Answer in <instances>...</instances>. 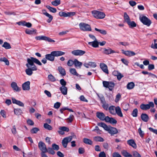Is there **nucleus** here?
Masks as SVG:
<instances>
[{"label": "nucleus", "mask_w": 157, "mask_h": 157, "mask_svg": "<svg viewBox=\"0 0 157 157\" xmlns=\"http://www.w3.org/2000/svg\"><path fill=\"white\" fill-rule=\"evenodd\" d=\"M27 61L28 63L26 64V66L28 68L30 66H32L31 68L32 71H36L37 70L36 67L34 64V63L40 66L42 65V63L39 60L33 57H31L29 58H28Z\"/></svg>", "instance_id": "nucleus-1"}, {"label": "nucleus", "mask_w": 157, "mask_h": 157, "mask_svg": "<svg viewBox=\"0 0 157 157\" xmlns=\"http://www.w3.org/2000/svg\"><path fill=\"white\" fill-rule=\"evenodd\" d=\"M65 52L60 51H52L50 54L45 55V58L47 60L51 61H53L55 59V57H58L64 55Z\"/></svg>", "instance_id": "nucleus-2"}, {"label": "nucleus", "mask_w": 157, "mask_h": 157, "mask_svg": "<svg viewBox=\"0 0 157 157\" xmlns=\"http://www.w3.org/2000/svg\"><path fill=\"white\" fill-rule=\"evenodd\" d=\"M97 125L102 127L105 130L108 131V132L111 135L116 134L118 132L116 128L110 126H108L104 123H98Z\"/></svg>", "instance_id": "nucleus-3"}, {"label": "nucleus", "mask_w": 157, "mask_h": 157, "mask_svg": "<svg viewBox=\"0 0 157 157\" xmlns=\"http://www.w3.org/2000/svg\"><path fill=\"white\" fill-rule=\"evenodd\" d=\"M80 29L83 31H91V28L90 25L88 24L81 22L79 25Z\"/></svg>", "instance_id": "nucleus-4"}, {"label": "nucleus", "mask_w": 157, "mask_h": 157, "mask_svg": "<svg viewBox=\"0 0 157 157\" xmlns=\"http://www.w3.org/2000/svg\"><path fill=\"white\" fill-rule=\"evenodd\" d=\"M92 13L94 17L97 19H102L105 16V14L103 12L97 10L92 11Z\"/></svg>", "instance_id": "nucleus-5"}, {"label": "nucleus", "mask_w": 157, "mask_h": 157, "mask_svg": "<svg viewBox=\"0 0 157 157\" xmlns=\"http://www.w3.org/2000/svg\"><path fill=\"white\" fill-rule=\"evenodd\" d=\"M103 84L104 87L108 88L110 90H112L115 86L114 83L112 82L103 81Z\"/></svg>", "instance_id": "nucleus-6"}, {"label": "nucleus", "mask_w": 157, "mask_h": 157, "mask_svg": "<svg viewBox=\"0 0 157 157\" xmlns=\"http://www.w3.org/2000/svg\"><path fill=\"white\" fill-rule=\"evenodd\" d=\"M140 20L144 25L148 26H149L151 24V20L145 16H143L142 17H140Z\"/></svg>", "instance_id": "nucleus-7"}, {"label": "nucleus", "mask_w": 157, "mask_h": 157, "mask_svg": "<svg viewBox=\"0 0 157 157\" xmlns=\"http://www.w3.org/2000/svg\"><path fill=\"white\" fill-rule=\"evenodd\" d=\"M154 105L153 102H150L148 104H142L140 105V108L143 110H146L149 109L151 107H154Z\"/></svg>", "instance_id": "nucleus-8"}, {"label": "nucleus", "mask_w": 157, "mask_h": 157, "mask_svg": "<svg viewBox=\"0 0 157 157\" xmlns=\"http://www.w3.org/2000/svg\"><path fill=\"white\" fill-rule=\"evenodd\" d=\"M72 139V136H71L64 138L62 142V145L64 147L66 148L67 147L68 143L70 142Z\"/></svg>", "instance_id": "nucleus-9"}, {"label": "nucleus", "mask_w": 157, "mask_h": 157, "mask_svg": "<svg viewBox=\"0 0 157 157\" xmlns=\"http://www.w3.org/2000/svg\"><path fill=\"white\" fill-rule=\"evenodd\" d=\"M38 147L41 152H46L47 147L45 144L42 141H40L38 144Z\"/></svg>", "instance_id": "nucleus-10"}, {"label": "nucleus", "mask_w": 157, "mask_h": 157, "mask_svg": "<svg viewBox=\"0 0 157 157\" xmlns=\"http://www.w3.org/2000/svg\"><path fill=\"white\" fill-rule=\"evenodd\" d=\"M75 12H69L66 13L65 12L61 11L59 13V15L61 17H67L73 16L75 14Z\"/></svg>", "instance_id": "nucleus-11"}, {"label": "nucleus", "mask_w": 157, "mask_h": 157, "mask_svg": "<svg viewBox=\"0 0 157 157\" xmlns=\"http://www.w3.org/2000/svg\"><path fill=\"white\" fill-rule=\"evenodd\" d=\"M85 53V51L79 49L74 50L71 52V53L75 56H82Z\"/></svg>", "instance_id": "nucleus-12"}, {"label": "nucleus", "mask_w": 157, "mask_h": 157, "mask_svg": "<svg viewBox=\"0 0 157 157\" xmlns=\"http://www.w3.org/2000/svg\"><path fill=\"white\" fill-rule=\"evenodd\" d=\"M100 66L102 71L105 73L107 74L109 73V71L107 66L104 63H100Z\"/></svg>", "instance_id": "nucleus-13"}, {"label": "nucleus", "mask_w": 157, "mask_h": 157, "mask_svg": "<svg viewBox=\"0 0 157 157\" xmlns=\"http://www.w3.org/2000/svg\"><path fill=\"white\" fill-rule=\"evenodd\" d=\"M30 82L28 81L24 83L22 85V88L24 90H30Z\"/></svg>", "instance_id": "nucleus-14"}, {"label": "nucleus", "mask_w": 157, "mask_h": 157, "mask_svg": "<svg viewBox=\"0 0 157 157\" xmlns=\"http://www.w3.org/2000/svg\"><path fill=\"white\" fill-rule=\"evenodd\" d=\"M105 121L113 124L117 123V121L115 119L112 117H109L108 116L106 117Z\"/></svg>", "instance_id": "nucleus-15"}, {"label": "nucleus", "mask_w": 157, "mask_h": 157, "mask_svg": "<svg viewBox=\"0 0 157 157\" xmlns=\"http://www.w3.org/2000/svg\"><path fill=\"white\" fill-rule=\"evenodd\" d=\"M96 116L100 120L105 121L106 117L103 113L98 112L96 113Z\"/></svg>", "instance_id": "nucleus-16"}, {"label": "nucleus", "mask_w": 157, "mask_h": 157, "mask_svg": "<svg viewBox=\"0 0 157 157\" xmlns=\"http://www.w3.org/2000/svg\"><path fill=\"white\" fill-rule=\"evenodd\" d=\"M122 52L126 56L129 57L134 56L136 55V53L132 51H124V50H122Z\"/></svg>", "instance_id": "nucleus-17"}, {"label": "nucleus", "mask_w": 157, "mask_h": 157, "mask_svg": "<svg viewBox=\"0 0 157 157\" xmlns=\"http://www.w3.org/2000/svg\"><path fill=\"white\" fill-rule=\"evenodd\" d=\"M102 49L103 50L102 52L106 55H109L115 52L114 51L109 48L106 49L105 48H104Z\"/></svg>", "instance_id": "nucleus-18"}, {"label": "nucleus", "mask_w": 157, "mask_h": 157, "mask_svg": "<svg viewBox=\"0 0 157 157\" xmlns=\"http://www.w3.org/2000/svg\"><path fill=\"white\" fill-rule=\"evenodd\" d=\"M12 102L13 104H16L18 105L21 107H24V104L23 102L19 101L16 100L14 98H12Z\"/></svg>", "instance_id": "nucleus-19"}, {"label": "nucleus", "mask_w": 157, "mask_h": 157, "mask_svg": "<svg viewBox=\"0 0 157 157\" xmlns=\"http://www.w3.org/2000/svg\"><path fill=\"white\" fill-rule=\"evenodd\" d=\"M109 110L110 114L113 115H116V107L112 105L109 107Z\"/></svg>", "instance_id": "nucleus-20"}, {"label": "nucleus", "mask_w": 157, "mask_h": 157, "mask_svg": "<svg viewBox=\"0 0 157 157\" xmlns=\"http://www.w3.org/2000/svg\"><path fill=\"white\" fill-rule=\"evenodd\" d=\"M11 86L13 90L16 91H19L20 89L18 86L17 83L15 82H13L11 84Z\"/></svg>", "instance_id": "nucleus-21"}, {"label": "nucleus", "mask_w": 157, "mask_h": 157, "mask_svg": "<svg viewBox=\"0 0 157 157\" xmlns=\"http://www.w3.org/2000/svg\"><path fill=\"white\" fill-rule=\"evenodd\" d=\"M88 44L94 48H97L98 47L99 42L96 40L92 42H89Z\"/></svg>", "instance_id": "nucleus-22"}, {"label": "nucleus", "mask_w": 157, "mask_h": 157, "mask_svg": "<svg viewBox=\"0 0 157 157\" xmlns=\"http://www.w3.org/2000/svg\"><path fill=\"white\" fill-rule=\"evenodd\" d=\"M59 90L61 93L64 95H66L67 94V88L65 86H62L60 87Z\"/></svg>", "instance_id": "nucleus-23"}, {"label": "nucleus", "mask_w": 157, "mask_h": 157, "mask_svg": "<svg viewBox=\"0 0 157 157\" xmlns=\"http://www.w3.org/2000/svg\"><path fill=\"white\" fill-rule=\"evenodd\" d=\"M36 30L32 29H27L25 30V33L29 35H32L36 33Z\"/></svg>", "instance_id": "nucleus-24"}, {"label": "nucleus", "mask_w": 157, "mask_h": 157, "mask_svg": "<svg viewBox=\"0 0 157 157\" xmlns=\"http://www.w3.org/2000/svg\"><path fill=\"white\" fill-rule=\"evenodd\" d=\"M127 143L129 145L133 147L134 148H136V145L133 140L131 139L128 140Z\"/></svg>", "instance_id": "nucleus-25"}, {"label": "nucleus", "mask_w": 157, "mask_h": 157, "mask_svg": "<svg viewBox=\"0 0 157 157\" xmlns=\"http://www.w3.org/2000/svg\"><path fill=\"white\" fill-rule=\"evenodd\" d=\"M141 119L144 122H147L149 119L148 116L146 113H142L141 116Z\"/></svg>", "instance_id": "nucleus-26"}, {"label": "nucleus", "mask_w": 157, "mask_h": 157, "mask_svg": "<svg viewBox=\"0 0 157 157\" xmlns=\"http://www.w3.org/2000/svg\"><path fill=\"white\" fill-rule=\"evenodd\" d=\"M116 114H117L119 116L121 117H123L121 109L119 106L116 107Z\"/></svg>", "instance_id": "nucleus-27"}, {"label": "nucleus", "mask_w": 157, "mask_h": 157, "mask_svg": "<svg viewBox=\"0 0 157 157\" xmlns=\"http://www.w3.org/2000/svg\"><path fill=\"white\" fill-rule=\"evenodd\" d=\"M75 67L76 68H80L82 65V63L79 61L77 59H74V64Z\"/></svg>", "instance_id": "nucleus-28"}, {"label": "nucleus", "mask_w": 157, "mask_h": 157, "mask_svg": "<svg viewBox=\"0 0 157 157\" xmlns=\"http://www.w3.org/2000/svg\"><path fill=\"white\" fill-rule=\"evenodd\" d=\"M58 69L60 74L62 76H65L66 75V71L64 68L60 66L58 67Z\"/></svg>", "instance_id": "nucleus-29"}, {"label": "nucleus", "mask_w": 157, "mask_h": 157, "mask_svg": "<svg viewBox=\"0 0 157 157\" xmlns=\"http://www.w3.org/2000/svg\"><path fill=\"white\" fill-rule=\"evenodd\" d=\"M43 14L44 15L49 18L48 19L47 21V22L48 23H50L53 19L52 16L47 12H44Z\"/></svg>", "instance_id": "nucleus-30"}, {"label": "nucleus", "mask_w": 157, "mask_h": 157, "mask_svg": "<svg viewBox=\"0 0 157 157\" xmlns=\"http://www.w3.org/2000/svg\"><path fill=\"white\" fill-rule=\"evenodd\" d=\"M14 113L17 115H20L22 113V110L19 108L14 109Z\"/></svg>", "instance_id": "nucleus-31"}, {"label": "nucleus", "mask_w": 157, "mask_h": 157, "mask_svg": "<svg viewBox=\"0 0 157 157\" xmlns=\"http://www.w3.org/2000/svg\"><path fill=\"white\" fill-rule=\"evenodd\" d=\"M123 155L125 157H132L131 155L125 150H123L121 152Z\"/></svg>", "instance_id": "nucleus-32"}, {"label": "nucleus", "mask_w": 157, "mask_h": 157, "mask_svg": "<svg viewBox=\"0 0 157 157\" xmlns=\"http://www.w3.org/2000/svg\"><path fill=\"white\" fill-rule=\"evenodd\" d=\"M83 141L85 144L89 145H92L93 143V142L91 140L86 138H84Z\"/></svg>", "instance_id": "nucleus-33"}, {"label": "nucleus", "mask_w": 157, "mask_h": 157, "mask_svg": "<svg viewBox=\"0 0 157 157\" xmlns=\"http://www.w3.org/2000/svg\"><path fill=\"white\" fill-rule=\"evenodd\" d=\"M94 140L95 141L100 142H102L104 141V139L99 136H97L94 137Z\"/></svg>", "instance_id": "nucleus-34"}, {"label": "nucleus", "mask_w": 157, "mask_h": 157, "mask_svg": "<svg viewBox=\"0 0 157 157\" xmlns=\"http://www.w3.org/2000/svg\"><path fill=\"white\" fill-rule=\"evenodd\" d=\"M135 86L134 82H132L128 83L127 85V88L128 89L130 90L133 89Z\"/></svg>", "instance_id": "nucleus-35"}, {"label": "nucleus", "mask_w": 157, "mask_h": 157, "mask_svg": "<svg viewBox=\"0 0 157 157\" xmlns=\"http://www.w3.org/2000/svg\"><path fill=\"white\" fill-rule=\"evenodd\" d=\"M2 46L6 49H10L11 48L10 44L7 42H4Z\"/></svg>", "instance_id": "nucleus-36"}, {"label": "nucleus", "mask_w": 157, "mask_h": 157, "mask_svg": "<svg viewBox=\"0 0 157 157\" xmlns=\"http://www.w3.org/2000/svg\"><path fill=\"white\" fill-rule=\"evenodd\" d=\"M48 152L49 154L54 155L55 154V152L53 149L52 148L49 147L47 149L46 152Z\"/></svg>", "instance_id": "nucleus-37"}, {"label": "nucleus", "mask_w": 157, "mask_h": 157, "mask_svg": "<svg viewBox=\"0 0 157 157\" xmlns=\"http://www.w3.org/2000/svg\"><path fill=\"white\" fill-rule=\"evenodd\" d=\"M95 30L96 31L99 32L100 33L102 34L106 35L107 34V32L106 31H105V30L103 29H99L97 28H95Z\"/></svg>", "instance_id": "nucleus-38"}, {"label": "nucleus", "mask_w": 157, "mask_h": 157, "mask_svg": "<svg viewBox=\"0 0 157 157\" xmlns=\"http://www.w3.org/2000/svg\"><path fill=\"white\" fill-rule=\"evenodd\" d=\"M46 7L51 12L55 13L56 12V9L55 8L51 7L49 6H46Z\"/></svg>", "instance_id": "nucleus-39"}, {"label": "nucleus", "mask_w": 157, "mask_h": 157, "mask_svg": "<svg viewBox=\"0 0 157 157\" xmlns=\"http://www.w3.org/2000/svg\"><path fill=\"white\" fill-rule=\"evenodd\" d=\"M70 72L73 75L78 76V74L75 68H71L70 69Z\"/></svg>", "instance_id": "nucleus-40"}, {"label": "nucleus", "mask_w": 157, "mask_h": 157, "mask_svg": "<svg viewBox=\"0 0 157 157\" xmlns=\"http://www.w3.org/2000/svg\"><path fill=\"white\" fill-rule=\"evenodd\" d=\"M127 23L130 28L135 27L136 25V23L133 21H130Z\"/></svg>", "instance_id": "nucleus-41"}, {"label": "nucleus", "mask_w": 157, "mask_h": 157, "mask_svg": "<svg viewBox=\"0 0 157 157\" xmlns=\"http://www.w3.org/2000/svg\"><path fill=\"white\" fill-rule=\"evenodd\" d=\"M122 106L123 109L125 111H127L129 108V105L127 103H123L122 104Z\"/></svg>", "instance_id": "nucleus-42"}, {"label": "nucleus", "mask_w": 157, "mask_h": 157, "mask_svg": "<svg viewBox=\"0 0 157 157\" xmlns=\"http://www.w3.org/2000/svg\"><path fill=\"white\" fill-rule=\"evenodd\" d=\"M52 4L55 6H57L60 4V0H55L54 1L51 2Z\"/></svg>", "instance_id": "nucleus-43"}, {"label": "nucleus", "mask_w": 157, "mask_h": 157, "mask_svg": "<svg viewBox=\"0 0 157 157\" xmlns=\"http://www.w3.org/2000/svg\"><path fill=\"white\" fill-rule=\"evenodd\" d=\"M138 111L137 109H134L132 111V116L134 117H136L137 116Z\"/></svg>", "instance_id": "nucleus-44"}, {"label": "nucleus", "mask_w": 157, "mask_h": 157, "mask_svg": "<svg viewBox=\"0 0 157 157\" xmlns=\"http://www.w3.org/2000/svg\"><path fill=\"white\" fill-rule=\"evenodd\" d=\"M25 72L27 75L29 76L31 75L33 73L31 68L29 67L26 69Z\"/></svg>", "instance_id": "nucleus-45"}, {"label": "nucleus", "mask_w": 157, "mask_h": 157, "mask_svg": "<svg viewBox=\"0 0 157 157\" xmlns=\"http://www.w3.org/2000/svg\"><path fill=\"white\" fill-rule=\"evenodd\" d=\"M124 18L127 23L130 21V18L127 14L125 12L124 13Z\"/></svg>", "instance_id": "nucleus-46"}, {"label": "nucleus", "mask_w": 157, "mask_h": 157, "mask_svg": "<svg viewBox=\"0 0 157 157\" xmlns=\"http://www.w3.org/2000/svg\"><path fill=\"white\" fill-rule=\"evenodd\" d=\"M44 128L49 130H52V127L47 123H45L44 125Z\"/></svg>", "instance_id": "nucleus-47"}, {"label": "nucleus", "mask_w": 157, "mask_h": 157, "mask_svg": "<svg viewBox=\"0 0 157 157\" xmlns=\"http://www.w3.org/2000/svg\"><path fill=\"white\" fill-rule=\"evenodd\" d=\"M52 148L54 150H55L56 151H58L59 149V145L55 144H52Z\"/></svg>", "instance_id": "nucleus-48"}, {"label": "nucleus", "mask_w": 157, "mask_h": 157, "mask_svg": "<svg viewBox=\"0 0 157 157\" xmlns=\"http://www.w3.org/2000/svg\"><path fill=\"white\" fill-rule=\"evenodd\" d=\"M154 42V45L153 44H152L151 48L153 49H157V40H155Z\"/></svg>", "instance_id": "nucleus-49"}, {"label": "nucleus", "mask_w": 157, "mask_h": 157, "mask_svg": "<svg viewBox=\"0 0 157 157\" xmlns=\"http://www.w3.org/2000/svg\"><path fill=\"white\" fill-rule=\"evenodd\" d=\"M48 79L51 81L54 82L56 81V79L55 77L51 74L48 75Z\"/></svg>", "instance_id": "nucleus-50"}, {"label": "nucleus", "mask_w": 157, "mask_h": 157, "mask_svg": "<svg viewBox=\"0 0 157 157\" xmlns=\"http://www.w3.org/2000/svg\"><path fill=\"white\" fill-rule=\"evenodd\" d=\"M44 40L50 42H55L54 40H52L50 37L46 36L45 37Z\"/></svg>", "instance_id": "nucleus-51"}, {"label": "nucleus", "mask_w": 157, "mask_h": 157, "mask_svg": "<svg viewBox=\"0 0 157 157\" xmlns=\"http://www.w3.org/2000/svg\"><path fill=\"white\" fill-rule=\"evenodd\" d=\"M39 130V129L37 128H34L31 130V132L32 133H36Z\"/></svg>", "instance_id": "nucleus-52"}, {"label": "nucleus", "mask_w": 157, "mask_h": 157, "mask_svg": "<svg viewBox=\"0 0 157 157\" xmlns=\"http://www.w3.org/2000/svg\"><path fill=\"white\" fill-rule=\"evenodd\" d=\"M138 132L140 136L143 137L144 135V132L141 129V127H140L138 129Z\"/></svg>", "instance_id": "nucleus-53"}, {"label": "nucleus", "mask_w": 157, "mask_h": 157, "mask_svg": "<svg viewBox=\"0 0 157 157\" xmlns=\"http://www.w3.org/2000/svg\"><path fill=\"white\" fill-rule=\"evenodd\" d=\"M45 36H37L35 37V39L37 40H44Z\"/></svg>", "instance_id": "nucleus-54"}, {"label": "nucleus", "mask_w": 157, "mask_h": 157, "mask_svg": "<svg viewBox=\"0 0 157 157\" xmlns=\"http://www.w3.org/2000/svg\"><path fill=\"white\" fill-rule=\"evenodd\" d=\"M74 64V60L73 61L72 60H69L67 63V65L69 66H71Z\"/></svg>", "instance_id": "nucleus-55"}, {"label": "nucleus", "mask_w": 157, "mask_h": 157, "mask_svg": "<svg viewBox=\"0 0 157 157\" xmlns=\"http://www.w3.org/2000/svg\"><path fill=\"white\" fill-rule=\"evenodd\" d=\"M142 73L144 75L149 74V75H151V76L153 78L156 77V76L155 75L151 73H149L148 72L146 71H143L142 72Z\"/></svg>", "instance_id": "nucleus-56"}, {"label": "nucleus", "mask_w": 157, "mask_h": 157, "mask_svg": "<svg viewBox=\"0 0 157 157\" xmlns=\"http://www.w3.org/2000/svg\"><path fill=\"white\" fill-rule=\"evenodd\" d=\"M102 106L103 109L106 110L109 109V105L108 104L105 103L102 104Z\"/></svg>", "instance_id": "nucleus-57"}, {"label": "nucleus", "mask_w": 157, "mask_h": 157, "mask_svg": "<svg viewBox=\"0 0 157 157\" xmlns=\"http://www.w3.org/2000/svg\"><path fill=\"white\" fill-rule=\"evenodd\" d=\"M11 132L13 134H16L17 133V131L16 127L15 125H13V128L11 129Z\"/></svg>", "instance_id": "nucleus-58"}, {"label": "nucleus", "mask_w": 157, "mask_h": 157, "mask_svg": "<svg viewBox=\"0 0 157 157\" xmlns=\"http://www.w3.org/2000/svg\"><path fill=\"white\" fill-rule=\"evenodd\" d=\"M59 130H62L63 131H67V132L69 131V129L66 127H62L59 128Z\"/></svg>", "instance_id": "nucleus-59"}, {"label": "nucleus", "mask_w": 157, "mask_h": 157, "mask_svg": "<svg viewBox=\"0 0 157 157\" xmlns=\"http://www.w3.org/2000/svg\"><path fill=\"white\" fill-rule=\"evenodd\" d=\"M113 157H121V155L118 152H115L112 154Z\"/></svg>", "instance_id": "nucleus-60"}, {"label": "nucleus", "mask_w": 157, "mask_h": 157, "mask_svg": "<svg viewBox=\"0 0 157 157\" xmlns=\"http://www.w3.org/2000/svg\"><path fill=\"white\" fill-rule=\"evenodd\" d=\"M89 66L93 67H95L96 66V64L94 62H90L88 63Z\"/></svg>", "instance_id": "nucleus-61"}, {"label": "nucleus", "mask_w": 157, "mask_h": 157, "mask_svg": "<svg viewBox=\"0 0 157 157\" xmlns=\"http://www.w3.org/2000/svg\"><path fill=\"white\" fill-rule=\"evenodd\" d=\"M133 155L134 157H141L140 154L136 151H133Z\"/></svg>", "instance_id": "nucleus-62"}, {"label": "nucleus", "mask_w": 157, "mask_h": 157, "mask_svg": "<svg viewBox=\"0 0 157 157\" xmlns=\"http://www.w3.org/2000/svg\"><path fill=\"white\" fill-rule=\"evenodd\" d=\"M60 102H57L54 104V107L56 109H58L60 107Z\"/></svg>", "instance_id": "nucleus-63"}, {"label": "nucleus", "mask_w": 157, "mask_h": 157, "mask_svg": "<svg viewBox=\"0 0 157 157\" xmlns=\"http://www.w3.org/2000/svg\"><path fill=\"white\" fill-rule=\"evenodd\" d=\"M99 157H106V155L104 151H101L99 154Z\"/></svg>", "instance_id": "nucleus-64"}]
</instances>
